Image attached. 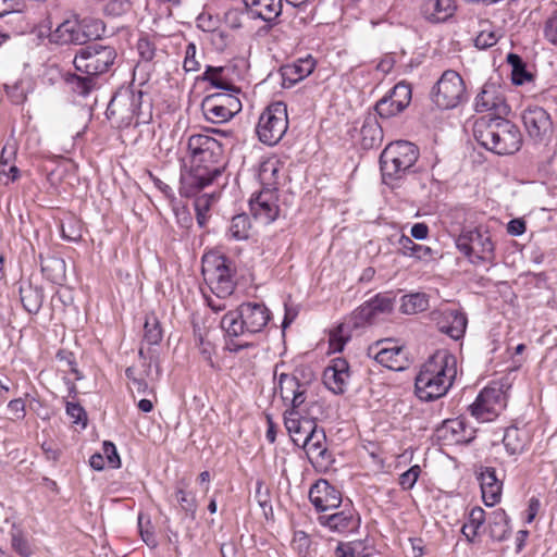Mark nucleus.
Here are the masks:
<instances>
[{
  "mask_svg": "<svg viewBox=\"0 0 557 557\" xmlns=\"http://www.w3.org/2000/svg\"><path fill=\"white\" fill-rule=\"evenodd\" d=\"M456 245L473 263L494 259V243L487 232L480 230L463 232L457 238Z\"/></svg>",
  "mask_w": 557,
  "mask_h": 557,
  "instance_id": "13",
  "label": "nucleus"
},
{
  "mask_svg": "<svg viewBox=\"0 0 557 557\" xmlns=\"http://www.w3.org/2000/svg\"><path fill=\"white\" fill-rule=\"evenodd\" d=\"M248 12L265 22L275 21L282 13V0H244Z\"/></svg>",
  "mask_w": 557,
  "mask_h": 557,
  "instance_id": "33",
  "label": "nucleus"
},
{
  "mask_svg": "<svg viewBox=\"0 0 557 557\" xmlns=\"http://www.w3.org/2000/svg\"><path fill=\"white\" fill-rule=\"evenodd\" d=\"M213 201V196L209 194H203L196 197L194 201V208L196 212V220L200 227H205L207 225Z\"/></svg>",
  "mask_w": 557,
  "mask_h": 557,
  "instance_id": "46",
  "label": "nucleus"
},
{
  "mask_svg": "<svg viewBox=\"0 0 557 557\" xmlns=\"http://www.w3.org/2000/svg\"><path fill=\"white\" fill-rule=\"evenodd\" d=\"M188 485V481L182 479L175 487L174 496L181 511H183L187 517L195 519L198 503L196 495L187 490Z\"/></svg>",
  "mask_w": 557,
  "mask_h": 557,
  "instance_id": "37",
  "label": "nucleus"
},
{
  "mask_svg": "<svg viewBox=\"0 0 557 557\" xmlns=\"http://www.w3.org/2000/svg\"><path fill=\"white\" fill-rule=\"evenodd\" d=\"M12 548L22 557H29L32 555L30 545L21 530L11 533Z\"/></svg>",
  "mask_w": 557,
  "mask_h": 557,
  "instance_id": "50",
  "label": "nucleus"
},
{
  "mask_svg": "<svg viewBox=\"0 0 557 557\" xmlns=\"http://www.w3.org/2000/svg\"><path fill=\"white\" fill-rule=\"evenodd\" d=\"M235 69L232 66H212L207 65L200 76L202 82H208L211 86L225 90L224 94L240 95L242 90L234 82Z\"/></svg>",
  "mask_w": 557,
  "mask_h": 557,
  "instance_id": "27",
  "label": "nucleus"
},
{
  "mask_svg": "<svg viewBox=\"0 0 557 557\" xmlns=\"http://www.w3.org/2000/svg\"><path fill=\"white\" fill-rule=\"evenodd\" d=\"M162 339V330L157 318H147L144 325V342L158 345Z\"/></svg>",
  "mask_w": 557,
  "mask_h": 557,
  "instance_id": "48",
  "label": "nucleus"
},
{
  "mask_svg": "<svg viewBox=\"0 0 557 557\" xmlns=\"http://www.w3.org/2000/svg\"><path fill=\"white\" fill-rule=\"evenodd\" d=\"M486 522L487 512L482 507L475 506L469 511L468 520L461 528V532L469 543L475 544L479 542L481 530L484 531Z\"/></svg>",
  "mask_w": 557,
  "mask_h": 557,
  "instance_id": "34",
  "label": "nucleus"
},
{
  "mask_svg": "<svg viewBox=\"0 0 557 557\" xmlns=\"http://www.w3.org/2000/svg\"><path fill=\"white\" fill-rule=\"evenodd\" d=\"M522 121L527 133L535 141L549 138L553 132L550 115L541 107H530L524 110Z\"/></svg>",
  "mask_w": 557,
  "mask_h": 557,
  "instance_id": "21",
  "label": "nucleus"
},
{
  "mask_svg": "<svg viewBox=\"0 0 557 557\" xmlns=\"http://www.w3.org/2000/svg\"><path fill=\"white\" fill-rule=\"evenodd\" d=\"M350 367L345 358H333L323 371V383L334 394L342 395L347 391L350 380Z\"/></svg>",
  "mask_w": 557,
  "mask_h": 557,
  "instance_id": "22",
  "label": "nucleus"
},
{
  "mask_svg": "<svg viewBox=\"0 0 557 557\" xmlns=\"http://www.w3.org/2000/svg\"><path fill=\"white\" fill-rule=\"evenodd\" d=\"M418 308V294L405 295L401 298L400 311L406 314H414Z\"/></svg>",
  "mask_w": 557,
  "mask_h": 557,
  "instance_id": "61",
  "label": "nucleus"
},
{
  "mask_svg": "<svg viewBox=\"0 0 557 557\" xmlns=\"http://www.w3.org/2000/svg\"><path fill=\"white\" fill-rule=\"evenodd\" d=\"M484 532L488 534L491 540L503 542L506 541L511 533L510 518L506 510L496 508L487 513V522Z\"/></svg>",
  "mask_w": 557,
  "mask_h": 557,
  "instance_id": "32",
  "label": "nucleus"
},
{
  "mask_svg": "<svg viewBox=\"0 0 557 557\" xmlns=\"http://www.w3.org/2000/svg\"><path fill=\"white\" fill-rule=\"evenodd\" d=\"M115 59L116 51L113 47L95 44L82 48L76 53L73 64L76 71L96 77L107 73Z\"/></svg>",
  "mask_w": 557,
  "mask_h": 557,
  "instance_id": "11",
  "label": "nucleus"
},
{
  "mask_svg": "<svg viewBox=\"0 0 557 557\" xmlns=\"http://www.w3.org/2000/svg\"><path fill=\"white\" fill-rule=\"evenodd\" d=\"M66 413L73 419L74 423L86 421V412L79 404L67 403Z\"/></svg>",
  "mask_w": 557,
  "mask_h": 557,
  "instance_id": "63",
  "label": "nucleus"
},
{
  "mask_svg": "<svg viewBox=\"0 0 557 557\" xmlns=\"http://www.w3.org/2000/svg\"><path fill=\"white\" fill-rule=\"evenodd\" d=\"M528 442L525 432L516 426L507 428L503 437V443L510 455L522 453Z\"/></svg>",
  "mask_w": 557,
  "mask_h": 557,
  "instance_id": "39",
  "label": "nucleus"
},
{
  "mask_svg": "<svg viewBox=\"0 0 557 557\" xmlns=\"http://www.w3.org/2000/svg\"><path fill=\"white\" fill-rule=\"evenodd\" d=\"M457 10L455 0H423L420 14L432 24L444 23L451 18Z\"/></svg>",
  "mask_w": 557,
  "mask_h": 557,
  "instance_id": "31",
  "label": "nucleus"
},
{
  "mask_svg": "<svg viewBox=\"0 0 557 557\" xmlns=\"http://www.w3.org/2000/svg\"><path fill=\"white\" fill-rule=\"evenodd\" d=\"M278 191L260 189L249 200V209L252 216L268 225L274 222L280 215Z\"/></svg>",
  "mask_w": 557,
  "mask_h": 557,
  "instance_id": "20",
  "label": "nucleus"
},
{
  "mask_svg": "<svg viewBox=\"0 0 557 557\" xmlns=\"http://www.w3.org/2000/svg\"><path fill=\"white\" fill-rule=\"evenodd\" d=\"M237 94H211L201 102V110L207 121L221 124L230 121L242 111V101Z\"/></svg>",
  "mask_w": 557,
  "mask_h": 557,
  "instance_id": "12",
  "label": "nucleus"
},
{
  "mask_svg": "<svg viewBox=\"0 0 557 557\" xmlns=\"http://www.w3.org/2000/svg\"><path fill=\"white\" fill-rule=\"evenodd\" d=\"M102 25L100 21H95L94 26L96 32L94 34H88L82 22L77 18V16L72 15L61 22L49 35V39L51 42L58 45H83L87 42L91 36H99V27Z\"/></svg>",
  "mask_w": 557,
  "mask_h": 557,
  "instance_id": "18",
  "label": "nucleus"
},
{
  "mask_svg": "<svg viewBox=\"0 0 557 557\" xmlns=\"http://www.w3.org/2000/svg\"><path fill=\"white\" fill-rule=\"evenodd\" d=\"M141 102L143 92L140 90L121 89L110 100L106 116L114 127L120 129L138 126Z\"/></svg>",
  "mask_w": 557,
  "mask_h": 557,
  "instance_id": "6",
  "label": "nucleus"
},
{
  "mask_svg": "<svg viewBox=\"0 0 557 557\" xmlns=\"http://www.w3.org/2000/svg\"><path fill=\"white\" fill-rule=\"evenodd\" d=\"M315 67L313 58L308 57L305 59H298L292 64H287L282 69V75L285 79L290 83H297L307 76H309Z\"/></svg>",
  "mask_w": 557,
  "mask_h": 557,
  "instance_id": "38",
  "label": "nucleus"
},
{
  "mask_svg": "<svg viewBox=\"0 0 557 557\" xmlns=\"http://www.w3.org/2000/svg\"><path fill=\"white\" fill-rule=\"evenodd\" d=\"M271 320V312L263 304L244 302L236 310L226 312L221 326L228 336L262 332Z\"/></svg>",
  "mask_w": 557,
  "mask_h": 557,
  "instance_id": "5",
  "label": "nucleus"
},
{
  "mask_svg": "<svg viewBox=\"0 0 557 557\" xmlns=\"http://www.w3.org/2000/svg\"><path fill=\"white\" fill-rule=\"evenodd\" d=\"M223 146L209 134H195L187 140L184 173L182 174V191L185 196H194L213 183L221 175L223 163Z\"/></svg>",
  "mask_w": 557,
  "mask_h": 557,
  "instance_id": "1",
  "label": "nucleus"
},
{
  "mask_svg": "<svg viewBox=\"0 0 557 557\" xmlns=\"http://www.w3.org/2000/svg\"><path fill=\"white\" fill-rule=\"evenodd\" d=\"M251 230L250 219L246 213L237 214L232 218L227 236L234 240H246L249 238Z\"/></svg>",
  "mask_w": 557,
  "mask_h": 557,
  "instance_id": "40",
  "label": "nucleus"
},
{
  "mask_svg": "<svg viewBox=\"0 0 557 557\" xmlns=\"http://www.w3.org/2000/svg\"><path fill=\"white\" fill-rule=\"evenodd\" d=\"M395 297L392 293H380L364 301L351 314L354 326L360 327L375 323L381 314L393 311Z\"/></svg>",
  "mask_w": 557,
  "mask_h": 557,
  "instance_id": "17",
  "label": "nucleus"
},
{
  "mask_svg": "<svg viewBox=\"0 0 557 557\" xmlns=\"http://www.w3.org/2000/svg\"><path fill=\"white\" fill-rule=\"evenodd\" d=\"M94 77L95 76H89V75H86L85 77L74 75L73 84H74L75 90L81 95H84V96L88 95L95 87Z\"/></svg>",
  "mask_w": 557,
  "mask_h": 557,
  "instance_id": "58",
  "label": "nucleus"
},
{
  "mask_svg": "<svg viewBox=\"0 0 557 557\" xmlns=\"http://www.w3.org/2000/svg\"><path fill=\"white\" fill-rule=\"evenodd\" d=\"M309 499L318 511H326L341 505L342 493L329 481L320 479L310 487Z\"/></svg>",
  "mask_w": 557,
  "mask_h": 557,
  "instance_id": "23",
  "label": "nucleus"
},
{
  "mask_svg": "<svg viewBox=\"0 0 557 557\" xmlns=\"http://www.w3.org/2000/svg\"><path fill=\"white\" fill-rule=\"evenodd\" d=\"M288 128L287 106L282 101L270 103L261 113L257 124V135L261 143L274 146Z\"/></svg>",
  "mask_w": 557,
  "mask_h": 557,
  "instance_id": "10",
  "label": "nucleus"
},
{
  "mask_svg": "<svg viewBox=\"0 0 557 557\" xmlns=\"http://www.w3.org/2000/svg\"><path fill=\"white\" fill-rule=\"evenodd\" d=\"M418 160L414 144L397 140L388 144L380 156L383 178H399L409 171Z\"/></svg>",
  "mask_w": 557,
  "mask_h": 557,
  "instance_id": "8",
  "label": "nucleus"
},
{
  "mask_svg": "<svg viewBox=\"0 0 557 557\" xmlns=\"http://www.w3.org/2000/svg\"><path fill=\"white\" fill-rule=\"evenodd\" d=\"M474 109L476 112H494V116H502L509 111V107L506 104L499 87L493 83L483 85L481 91L475 97Z\"/></svg>",
  "mask_w": 557,
  "mask_h": 557,
  "instance_id": "24",
  "label": "nucleus"
},
{
  "mask_svg": "<svg viewBox=\"0 0 557 557\" xmlns=\"http://www.w3.org/2000/svg\"><path fill=\"white\" fill-rule=\"evenodd\" d=\"M284 161L277 156L272 154L263 159L258 169V178L261 184V189H270L278 191L281 181L284 176Z\"/></svg>",
  "mask_w": 557,
  "mask_h": 557,
  "instance_id": "28",
  "label": "nucleus"
},
{
  "mask_svg": "<svg viewBox=\"0 0 557 557\" xmlns=\"http://www.w3.org/2000/svg\"><path fill=\"white\" fill-rule=\"evenodd\" d=\"M466 96V84L460 74L454 70H446L430 91L431 101L441 110L458 107Z\"/></svg>",
  "mask_w": 557,
  "mask_h": 557,
  "instance_id": "9",
  "label": "nucleus"
},
{
  "mask_svg": "<svg viewBox=\"0 0 557 557\" xmlns=\"http://www.w3.org/2000/svg\"><path fill=\"white\" fill-rule=\"evenodd\" d=\"M132 9L129 0H109L104 5V12L110 16H121Z\"/></svg>",
  "mask_w": 557,
  "mask_h": 557,
  "instance_id": "52",
  "label": "nucleus"
},
{
  "mask_svg": "<svg viewBox=\"0 0 557 557\" xmlns=\"http://www.w3.org/2000/svg\"><path fill=\"white\" fill-rule=\"evenodd\" d=\"M40 447L48 460L58 461L62 455L60 445L52 438L44 441Z\"/></svg>",
  "mask_w": 557,
  "mask_h": 557,
  "instance_id": "57",
  "label": "nucleus"
},
{
  "mask_svg": "<svg viewBox=\"0 0 557 557\" xmlns=\"http://www.w3.org/2000/svg\"><path fill=\"white\" fill-rule=\"evenodd\" d=\"M21 302L23 308L30 314H36L44 302V295L41 290L33 286L21 287L20 289Z\"/></svg>",
  "mask_w": 557,
  "mask_h": 557,
  "instance_id": "41",
  "label": "nucleus"
},
{
  "mask_svg": "<svg viewBox=\"0 0 557 557\" xmlns=\"http://www.w3.org/2000/svg\"><path fill=\"white\" fill-rule=\"evenodd\" d=\"M482 500L487 507L497 505L503 495V481L498 479L493 467H480L476 472Z\"/></svg>",
  "mask_w": 557,
  "mask_h": 557,
  "instance_id": "25",
  "label": "nucleus"
},
{
  "mask_svg": "<svg viewBox=\"0 0 557 557\" xmlns=\"http://www.w3.org/2000/svg\"><path fill=\"white\" fill-rule=\"evenodd\" d=\"M140 59L145 62L151 61L156 55V46L148 37H141L136 45Z\"/></svg>",
  "mask_w": 557,
  "mask_h": 557,
  "instance_id": "53",
  "label": "nucleus"
},
{
  "mask_svg": "<svg viewBox=\"0 0 557 557\" xmlns=\"http://www.w3.org/2000/svg\"><path fill=\"white\" fill-rule=\"evenodd\" d=\"M195 345L202 358V360L212 369H215L213 356L215 355V346L208 338L207 333L201 330L194 331Z\"/></svg>",
  "mask_w": 557,
  "mask_h": 557,
  "instance_id": "43",
  "label": "nucleus"
},
{
  "mask_svg": "<svg viewBox=\"0 0 557 557\" xmlns=\"http://www.w3.org/2000/svg\"><path fill=\"white\" fill-rule=\"evenodd\" d=\"M475 434V428L462 416L444 420L434 431L436 441L444 446L467 445Z\"/></svg>",
  "mask_w": 557,
  "mask_h": 557,
  "instance_id": "16",
  "label": "nucleus"
},
{
  "mask_svg": "<svg viewBox=\"0 0 557 557\" xmlns=\"http://www.w3.org/2000/svg\"><path fill=\"white\" fill-rule=\"evenodd\" d=\"M371 553L360 540L339 542L335 548L336 557H369Z\"/></svg>",
  "mask_w": 557,
  "mask_h": 557,
  "instance_id": "45",
  "label": "nucleus"
},
{
  "mask_svg": "<svg viewBox=\"0 0 557 557\" xmlns=\"http://www.w3.org/2000/svg\"><path fill=\"white\" fill-rule=\"evenodd\" d=\"M318 520L321 525L338 533H352L360 525V518L351 508L333 515L320 516Z\"/></svg>",
  "mask_w": 557,
  "mask_h": 557,
  "instance_id": "30",
  "label": "nucleus"
},
{
  "mask_svg": "<svg viewBox=\"0 0 557 557\" xmlns=\"http://www.w3.org/2000/svg\"><path fill=\"white\" fill-rule=\"evenodd\" d=\"M423 318H428L440 332L453 339H460L466 333L468 323L466 314L447 302L441 304Z\"/></svg>",
  "mask_w": 557,
  "mask_h": 557,
  "instance_id": "14",
  "label": "nucleus"
},
{
  "mask_svg": "<svg viewBox=\"0 0 557 557\" xmlns=\"http://www.w3.org/2000/svg\"><path fill=\"white\" fill-rule=\"evenodd\" d=\"M499 37L491 27L480 30L474 39V45L479 49H487L497 44Z\"/></svg>",
  "mask_w": 557,
  "mask_h": 557,
  "instance_id": "51",
  "label": "nucleus"
},
{
  "mask_svg": "<svg viewBox=\"0 0 557 557\" xmlns=\"http://www.w3.org/2000/svg\"><path fill=\"white\" fill-rule=\"evenodd\" d=\"M276 392L284 403L292 405L290 409H300L306 401L307 386L292 374L282 373L278 377Z\"/></svg>",
  "mask_w": 557,
  "mask_h": 557,
  "instance_id": "26",
  "label": "nucleus"
},
{
  "mask_svg": "<svg viewBox=\"0 0 557 557\" xmlns=\"http://www.w3.org/2000/svg\"><path fill=\"white\" fill-rule=\"evenodd\" d=\"M544 37L557 47V11L547 17L544 24Z\"/></svg>",
  "mask_w": 557,
  "mask_h": 557,
  "instance_id": "55",
  "label": "nucleus"
},
{
  "mask_svg": "<svg viewBox=\"0 0 557 557\" xmlns=\"http://www.w3.org/2000/svg\"><path fill=\"white\" fill-rule=\"evenodd\" d=\"M418 481V465L412 466L409 470L399 476V484L404 490H410Z\"/></svg>",
  "mask_w": 557,
  "mask_h": 557,
  "instance_id": "60",
  "label": "nucleus"
},
{
  "mask_svg": "<svg viewBox=\"0 0 557 557\" xmlns=\"http://www.w3.org/2000/svg\"><path fill=\"white\" fill-rule=\"evenodd\" d=\"M351 338V331L345 323L334 326L329 333L330 352H339Z\"/></svg>",
  "mask_w": 557,
  "mask_h": 557,
  "instance_id": "42",
  "label": "nucleus"
},
{
  "mask_svg": "<svg viewBox=\"0 0 557 557\" xmlns=\"http://www.w3.org/2000/svg\"><path fill=\"white\" fill-rule=\"evenodd\" d=\"M8 409L13 413L14 419L22 420L26 416V405L24 399L15 398L9 401Z\"/></svg>",
  "mask_w": 557,
  "mask_h": 557,
  "instance_id": "62",
  "label": "nucleus"
},
{
  "mask_svg": "<svg viewBox=\"0 0 557 557\" xmlns=\"http://www.w3.org/2000/svg\"><path fill=\"white\" fill-rule=\"evenodd\" d=\"M368 355L386 369L404 371L409 364L408 352L392 338L376 341L368 348Z\"/></svg>",
  "mask_w": 557,
  "mask_h": 557,
  "instance_id": "15",
  "label": "nucleus"
},
{
  "mask_svg": "<svg viewBox=\"0 0 557 557\" xmlns=\"http://www.w3.org/2000/svg\"><path fill=\"white\" fill-rule=\"evenodd\" d=\"M60 233L63 239L77 243L83 236L82 222L75 215L70 214L61 221Z\"/></svg>",
  "mask_w": 557,
  "mask_h": 557,
  "instance_id": "44",
  "label": "nucleus"
},
{
  "mask_svg": "<svg viewBox=\"0 0 557 557\" xmlns=\"http://www.w3.org/2000/svg\"><path fill=\"white\" fill-rule=\"evenodd\" d=\"M359 143L363 149L379 147L383 140V129L373 115L364 117L359 132Z\"/></svg>",
  "mask_w": 557,
  "mask_h": 557,
  "instance_id": "35",
  "label": "nucleus"
},
{
  "mask_svg": "<svg viewBox=\"0 0 557 557\" xmlns=\"http://www.w3.org/2000/svg\"><path fill=\"white\" fill-rule=\"evenodd\" d=\"M16 153L17 149L15 145H4L0 154V168L7 166L10 163L15 162Z\"/></svg>",
  "mask_w": 557,
  "mask_h": 557,
  "instance_id": "64",
  "label": "nucleus"
},
{
  "mask_svg": "<svg viewBox=\"0 0 557 557\" xmlns=\"http://www.w3.org/2000/svg\"><path fill=\"white\" fill-rule=\"evenodd\" d=\"M473 136L476 141L497 154H513L522 146L519 127L503 116L484 115L475 120Z\"/></svg>",
  "mask_w": 557,
  "mask_h": 557,
  "instance_id": "2",
  "label": "nucleus"
},
{
  "mask_svg": "<svg viewBox=\"0 0 557 557\" xmlns=\"http://www.w3.org/2000/svg\"><path fill=\"white\" fill-rule=\"evenodd\" d=\"M103 456L108 467L117 469L121 467V459L116 451V447L111 442L103 443Z\"/></svg>",
  "mask_w": 557,
  "mask_h": 557,
  "instance_id": "56",
  "label": "nucleus"
},
{
  "mask_svg": "<svg viewBox=\"0 0 557 557\" xmlns=\"http://www.w3.org/2000/svg\"><path fill=\"white\" fill-rule=\"evenodd\" d=\"M285 428L294 444L299 446L306 435L317 426L314 419L304 417L299 409L286 410L284 414Z\"/></svg>",
  "mask_w": 557,
  "mask_h": 557,
  "instance_id": "29",
  "label": "nucleus"
},
{
  "mask_svg": "<svg viewBox=\"0 0 557 557\" xmlns=\"http://www.w3.org/2000/svg\"><path fill=\"white\" fill-rule=\"evenodd\" d=\"M457 375L456 357L438 349L420 367V401L436 400L445 396Z\"/></svg>",
  "mask_w": 557,
  "mask_h": 557,
  "instance_id": "3",
  "label": "nucleus"
},
{
  "mask_svg": "<svg viewBox=\"0 0 557 557\" xmlns=\"http://www.w3.org/2000/svg\"><path fill=\"white\" fill-rule=\"evenodd\" d=\"M326 436L322 429H318L317 426L312 432L308 433L299 445L302 447L308 455V457L312 460H318L319 458H323L326 454L325 447Z\"/></svg>",
  "mask_w": 557,
  "mask_h": 557,
  "instance_id": "36",
  "label": "nucleus"
},
{
  "mask_svg": "<svg viewBox=\"0 0 557 557\" xmlns=\"http://www.w3.org/2000/svg\"><path fill=\"white\" fill-rule=\"evenodd\" d=\"M412 90L405 82L396 84L375 103V111L382 119H389L401 113L410 103Z\"/></svg>",
  "mask_w": 557,
  "mask_h": 557,
  "instance_id": "19",
  "label": "nucleus"
},
{
  "mask_svg": "<svg viewBox=\"0 0 557 557\" xmlns=\"http://www.w3.org/2000/svg\"><path fill=\"white\" fill-rule=\"evenodd\" d=\"M202 274L212 294L220 300L231 296L235 289L231 261L227 257L218 253H207L202 257ZM208 306L215 312L223 311L226 306L222 301H214L205 295Z\"/></svg>",
  "mask_w": 557,
  "mask_h": 557,
  "instance_id": "4",
  "label": "nucleus"
},
{
  "mask_svg": "<svg viewBox=\"0 0 557 557\" xmlns=\"http://www.w3.org/2000/svg\"><path fill=\"white\" fill-rule=\"evenodd\" d=\"M183 69L185 72H197L201 69L197 47L194 42H188L185 47Z\"/></svg>",
  "mask_w": 557,
  "mask_h": 557,
  "instance_id": "49",
  "label": "nucleus"
},
{
  "mask_svg": "<svg viewBox=\"0 0 557 557\" xmlns=\"http://www.w3.org/2000/svg\"><path fill=\"white\" fill-rule=\"evenodd\" d=\"M507 400L506 385L499 381H493L480 391L474 401L469 405L468 411L479 422H493L506 409Z\"/></svg>",
  "mask_w": 557,
  "mask_h": 557,
  "instance_id": "7",
  "label": "nucleus"
},
{
  "mask_svg": "<svg viewBox=\"0 0 557 557\" xmlns=\"http://www.w3.org/2000/svg\"><path fill=\"white\" fill-rule=\"evenodd\" d=\"M508 62L512 66L511 79L513 84L522 85L527 81L531 79V75L525 70V64L519 55L510 53L508 55Z\"/></svg>",
  "mask_w": 557,
  "mask_h": 557,
  "instance_id": "47",
  "label": "nucleus"
},
{
  "mask_svg": "<svg viewBox=\"0 0 557 557\" xmlns=\"http://www.w3.org/2000/svg\"><path fill=\"white\" fill-rule=\"evenodd\" d=\"M397 62V54L394 52L384 53L375 65V70L383 76L393 72Z\"/></svg>",
  "mask_w": 557,
  "mask_h": 557,
  "instance_id": "54",
  "label": "nucleus"
},
{
  "mask_svg": "<svg viewBox=\"0 0 557 557\" xmlns=\"http://www.w3.org/2000/svg\"><path fill=\"white\" fill-rule=\"evenodd\" d=\"M292 546L299 554H306L310 546V539L305 531H295L292 540Z\"/></svg>",
  "mask_w": 557,
  "mask_h": 557,
  "instance_id": "59",
  "label": "nucleus"
}]
</instances>
